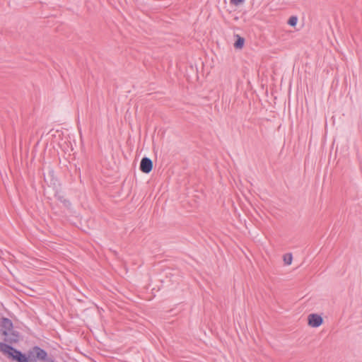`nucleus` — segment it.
I'll return each instance as SVG.
<instances>
[{
    "mask_svg": "<svg viewBox=\"0 0 362 362\" xmlns=\"http://www.w3.org/2000/svg\"><path fill=\"white\" fill-rule=\"evenodd\" d=\"M0 351L7 354L9 358L17 362H30L29 356H27L21 351L17 350L9 344L4 342H0Z\"/></svg>",
    "mask_w": 362,
    "mask_h": 362,
    "instance_id": "nucleus-1",
    "label": "nucleus"
},
{
    "mask_svg": "<svg viewBox=\"0 0 362 362\" xmlns=\"http://www.w3.org/2000/svg\"><path fill=\"white\" fill-rule=\"evenodd\" d=\"M30 360L32 361H42L47 359V353L40 347L35 346L32 349L28 351Z\"/></svg>",
    "mask_w": 362,
    "mask_h": 362,
    "instance_id": "nucleus-2",
    "label": "nucleus"
},
{
    "mask_svg": "<svg viewBox=\"0 0 362 362\" xmlns=\"http://www.w3.org/2000/svg\"><path fill=\"white\" fill-rule=\"evenodd\" d=\"M6 332H7V334L4 335V340L6 342V344L10 345L12 344L17 343L19 341L20 333L18 331L14 330L13 328L12 330L8 331Z\"/></svg>",
    "mask_w": 362,
    "mask_h": 362,
    "instance_id": "nucleus-3",
    "label": "nucleus"
},
{
    "mask_svg": "<svg viewBox=\"0 0 362 362\" xmlns=\"http://www.w3.org/2000/svg\"><path fill=\"white\" fill-rule=\"evenodd\" d=\"M139 169L144 173H149L153 169V161L147 157L142 158Z\"/></svg>",
    "mask_w": 362,
    "mask_h": 362,
    "instance_id": "nucleus-4",
    "label": "nucleus"
},
{
    "mask_svg": "<svg viewBox=\"0 0 362 362\" xmlns=\"http://www.w3.org/2000/svg\"><path fill=\"white\" fill-rule=\"evenodd\" d=\"M0 327L2 335H6L8 331L12 330L13 325L12 321L7 317H1L0 322Z\"/></svg>",
    "mask_w": 362,
    "mask_h": 362,
    "instance_id": "nucleus-5",
    "label": "nucleus"
},
{
    "mask_svg": "<svg viewBox=\"0 0 362 362\" xmlns=\"http://www.w3.org/2000/svg\"><path fill=\"white\" fill-rule=\"evenodd\" d=\"M308 325L312 327H318L323 323V318L315 313H312L308 315Z\"/></svg>",
    "mask_w": 362,
    "mask_h": 362,
    "instance_id": "nucleus-6",
    "label": "nucleus"
},
{
    "mask_svg": "<svg viewBox=\"0 0 362 362\" xmlns=\"http://www.w3.org/2000/svg\"><path fill=\"white\" fill-rule=\"evenodd\" d=\"M245 39L239 35H237V39L234 43V47L236 49H242L244 46Z\"/></svg>",
    "mask_w": 362,
    "mask_h": 362,
    "instance_id": "nucleus-7",
    "label": "nucleus"
},
{
    "mask_svg": "<svg viewBox=\"0 0 362 362\" xmlns=\"http://www.w3.org/2000/svg\"><path fill=\"white\" fill-rule=\"evenodd\" d=\"M293 257L291 253H287L284 255V261L285 264L290 265L292 262Z\"/></svg>",
    "mask_w": 362,
    "mask_h": 362,
    "instance_id": "nucleus-8",
    "label": "nucleus"
},
{
    "mask_svg": "<svg viewBox=\"0 0 362 362\" xmlns=\"http://www.w3.org/2000/svg\"><path fill=\"white\" fill-rule=\"evenodd\" d=\"M298 22V18L296 16H292L289 18L288 21V24L291 26H296Z\"/></svg>",
    "mask_w": 362,
    "mask_h": 362,
    "instance_id": "nucleus-9",
    "label": "nucleus"
},
{
    "mask_svg": "<svg viewBox=\"0 0 362 362\" xmlns=\"http://www.w3.org/2000/svg\"><path fill=\"white\" fill-rule=\"evenodd\" d=\"M245 0H230V3L235 6H238L243 3Z\"/></svg>",
    "mask_w": 362,
    "mask_h": 362,
    "instance_id": "nucleus-10",
    "label": "nucleus"
},
{
    "mask_svg": "<svg viewBox=\"0 0 362 362\" xmlns=\"http://www.w3.org/2000/svg\"><path fill=\"white\" fill-rule=\"evenodd\" d=\"M45 362H57L53 357H48V356H47V359H45Z\"/></svg>",
    "mask_w": 362,
    "mask_h": 362,
    "instance_id": "nucleus-11",
    "label": "nucleus"
},
{
    "mask_svg": "<svg viewBox=\"0 0 362 362\" xmlns=\"http://www.w3.org/2000/svg\"><path fill=\"white\" fill-rule=\"evenodd\" d=\"M59 199L61 202H64V204L65 205H66V204H70V203H69V202L68 200H66V199H63V197H60L59 198Z\"/></svg>",
    "mask_w": 362,
    "mask_h": 362,
    "instance_id": "nucleus-12",
    "label": "nucleus"
}]
</instances>
